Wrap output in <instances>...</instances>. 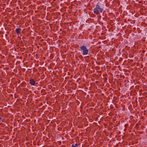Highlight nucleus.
I'll return each mask as SVG.
<instances>
[{"label":"nucleus","instance_id":"nucleus-1","mask_svg":"<svg viewBox=\"0 0 147 147\" xmlns=\"http://www.w3.org/2000/svg\"><path fill=\"white\" fill-rule=\"evenodd\" d=\"M103 9L102 8L100 7L98 3L96 5V7L93 10L94 12L96 15H98L99 13H102L103 12Z\"/></svg>","mask_w":147,"mask_h":147},{"label":"nucleus","instance_id":"nucleus-5","mask_svg":"<svg viewBox=\"0 0 147 147\" xmlns=\"http://www.w3.org/2000/svg\"><path fill=\"white\" fill-rule=\"evenodd\" d=\"M74 145L75 146V147H77L78 146V144L76 143Z\"/></svg>","mask_w":147,"mask_h":147},{"label":"nucleus","instance_id":"nucleus-4","mask_svg":"<svg viewBox=\"0 0 147 147\" xmlns=\"http://www.w3.org/2000/svg\"><path fill=\"white\" fill-rule=\"evenodd\" d=\"M21 30V29L20 28H17L16 29V32L17 35H19L20 34V31Z\"/></svg>","mask_w":147,"mask_h":147},{"label":"nucleus","instance_id":"nucleus-2","mask_svg":"<svg viewBox=\"0 0 147 147\" xmlns=\"http://www.w3.org/2000/svg\"><path fill=\"white\" fill-rule=\"evenodd\" d=\"M80 50L83 52V55H84L88 54V50L86 47L84 45H83L80 47Z\"/></svg>","mask_w":147,"mask_h":147},{"label":"nucleus","instance_id":"nucleus-6","mask_svg":"<svg viewBox=\"0 0 147 147\" xmlns=\"http://www.w3.org/2000/svg\"><path fill=\"white\" fill-rule=\"evenodd\" d=\"M71 147H75V146L74 145V144H73L71 146Z\"/></svg>","mask_w":147,"mask_h":147},{"label":"nucleus","instance_id":"nucleus-3","mask_svg":"<svg viewBox=\"0 0 147 147\" xmlns=\"http://www.w3.org/2000/svg\"><path fill=\"white\" fill-rule=\"evenodd\" d=\"M30 83L31 85L34 86L35 84V81L34 79H31L30 80Z\"/></svg>","mask_w":147,"mask_h":147}]
</instances>
